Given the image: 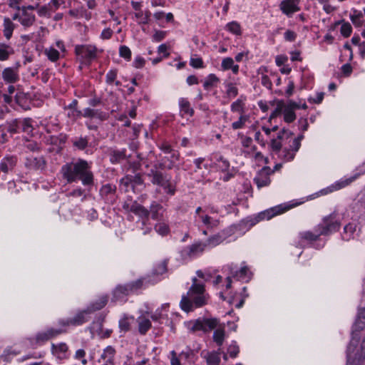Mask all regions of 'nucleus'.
<instances>
[{
    "instance_id": "11",
    "label": "nucleus",
    "mask_w": 365,
    "mask_h": 365,
    "mask_svg": "<svg viewBox=\"0 0 365 365\" xmlns=\"http://www.w3.org/2000/svg\"><path fill=\"white\" fill-rule=\"evenodd\" d=\"M207 249L202 242H197L191 245L184 247L180 251V255L183 259L193 258L202 253Z\"/></svg>"
},
{
    "instance_id": "4",
    "label": "nucleus",
    "mask_w": 365,
    "mask_h": 365,
    "mask_svg": "<svg viewBox=\"0 0 365 365\" xmlns=\"http://www.w3.org/2000/svg\"><path fill=\"white\" fill-rule=\"evenodd\" d=\"M149 283L148 277H143L125 284L118 285L113 292L112 300L115 302L125 301L127 296L136 292Z\"/></svg>"
},
{
    "instance_id": "18",
    "label": "nucleus",
    "mask_w": 365,
    "mask_h": 365,
    "mask_svg": "<svg viewBox=\"0 0 365 365\" xmlns=\"http://www.w3.org/2000/svg\"><path fill=\"white\" fill-rule=\"evenodd\" d=\"M17 163V157L15 155H6L0 162V170L4 173L11 172Z\"/></svg>"
},
{
    "instance_id": "37",
    "label": "nucleus",
    "mask_w": 365,
    "mask_h": 365,
    "mask_svg": "<svg viewBox=\"0 0 365 365\" xmlns=\"http://www.w3.org/2000/svg\"><path fill=\"white\" fill-rule=\"evenodd\" d=\"M365 327V320L361 319H356L352 330V337L350 343L354 342L355 337L359 336L358 333Z\"/></svg>"
},
{
    "instance_id": "15",
    "label": "nucleus",
    "mask_w": 365,
    "mask_h": 365,
    "mask_svg": "<svg viewBox=\"0 0 365 365\" xmlns=\"http://www.w3.org/2000/svg\"><path fill=\"white\" fill-rule=\"evenodd\" d=\"M115 349L112 346H107L103 349L98 361L99 363L102 362L103 365H115Z\"/></svg>"
},
{
    "instance_id": "49",
    "label": "nucleus",
    "mask_w": 365,
    "mask_h": 365,
    "mask_svg": "<svg viewBox=\"0 0 365 365\" xmlns=\"http://www.w3.org/2000/svg\"><path fill=\"white\" fill-rule=\"evenodd\" d=\"M227 30L236 35H240L241 34V28L238 23L236 21H232L230 23H228L227 24Z\"/></svg>"
},
{
    "instance_id": "45",
    "label": "nucleus",
    "mask_w": 365,
    "mask_h": 365,
    "mask_svg": "<svg viewBox=\"0 0 365 365\" xmlns=\"http://www.w3.org/2000/svg\"><path fill=\"white\" fill-rule=\"evenodd\" d=\"M354 346V341L351 343H349L348 347H347V353H346V357H347V364L346 365H359L360 361L354 360V356L351 353L352 347Z\"/></svg>"
},
{
    "instance_id": "39",
    "label": "nucleus",
    "mask_w": 365,
    "mask_h": 365,
    "mask_svg": "<svg viewBox=\"0 0 365 365\" xmlns=\"http://www.w3.org/2000/svg\"><path fill=\"white\" fill-rule=\"evenodd\" d=\"M16 127L21 129L24 132L31 133L32 131L31 119L24 118L16 122Z\"/></svg>"
},
{
    "instance_id": "40",
    "label": "nucleus",
    "mask_w": 365,
    "mask_h": 365,
    "mask_svg": "<svg viewBox=\"0 0 365 365\" xmlns=\"http://www.w3.org/2000/svg\"><path fill=\"white\" fill-rule=\"evenodd\" d=\"M12 53L13 49L11 46L6 44L0 45V61L7 60Z\"/></svg>"
},
{
    "instance_id": "28",
    "label": "nucleus",
    "mask_w": 365,
    "mask_h": 365,
    "mask_svg": "<svg viewBox=\"0 0 365 365\" xmlns=\"http://www.w3.org/2000/svg\"><path fill=\"white\" fill-rule=\"evenodd\" d=\"M12 20L13 19H9L8 17H5L4 19L3 33H4V37L7 40H9L11 38L12 34H13V31H14V30L16 28V25L13 23Z\"/></svg>"
},
{
    "instance_id": "50",
    "label": "nucleus",
    "mask_w": 365,
    "mask_h": 365,
    "mask_svg": "<svg viewBox=\"0 0 365 365\" xmlns=\"http://www.w3.org/2000/svg\"><path fill=\"white\" fill-rule=\"evenodd\" d=\"M119 55L125 60L130 61L131 58V51L126 46H120L119 48Z\"/></svg>"
},
{
    "instance_id": "3",
    "label": "nucleus",
    "mask_w": 365,
    "mask_h": 365,
    "mask_svg": "<svg viewBox=\"0 0 365 365\" xmlns=\"http://www.w3.org/2000/svg\"><path fill=\"white\" fill-rule=\"evenodd\" d=\"M207 299L208 294L205 293L204 284L198 283L197 279L194 277L187 296H182L180 305L183 311L189 312L205 305Z\"/></svg>"
},
{
    "instance_id": "16",
    "label": "nucleus",
    "mask_w": 365,
    "mask_h": 365,
    "mask_svg": "<svg viewBox=\"0 0 365 365\" xmlns=\"http://www.w3.org/2000/svg\"><path fill=\"white\" fill-rule=\"evenodd\" d=\"M227 267L232 277L236 278L237 280L248 282L251 278V272L249 271L247 266L242 267L239 271L236 270L237 266H234L232 264L227 265Z\"/></svg>"
},
{
    "instance_id": "56",
    "label": "nucleus",
    "mask_w": 365,
    "mask_h": 365,
    "mask_svg": "<svg viewBox=\"0 0 365 365\" xmlns=\"http://www.w3.org/2000/svg\"><path fill=\"white\" fill-rule=\"evenodd\" d=\"M49 339L50 338L48 337L46 330L41 332H38L34 339L36 344H43Z\"/></svg>"
},
{
    "instance_id": "60",
    "label": "nucleus",
    "mask_w": 365,
    "mask_h": 365,
    "mask_svg": "<svg viewBox=\"0 0 365 365\" xmlns=\"http://www.w3.org/2000/svg\"><path fill=\"white\" fill-rule=\"evenodd\" d=\"M85 356H86V351H84V349H80L76 351L75 359H78V360H81V363L83 365L87 364V360L86 359Z\"/></svg>"
},
{
    "instance_id": "9",
    "label": "nucleus",
    "mask_w": 365,
    "mask_h": 365,
    "mask_svg": "<svg viewBox=\"0 0 365 365\" xmlns=\"http://www.w3.org/2000/svg\"><path fill=\"white\" fill-rule=\"evenodd\" d=\"M190 329L192 331H202L205 333L211 330L216 329L220 326L219 320L216 318H199L193 322H190Z\"/></svg>"
},
{
    "instance_id": "41",
    "label": "nucleus",
    "mask_w": 365,
    "mask_h": 365,
    "mask_svg": "<svg viewBox=\"0 0 365 365\" xmlns=\"http://www.w3.org/2000/svg\"><path fill=\"white\" fill-rule=\"evenodd\" d=\"M151 13L150 11H145L143 12V11H140L139 12H136L135 14V16L136 19H140V24H147L150 21Z\"/></svg>"
},
{
    "instance_id": "58",
    "label": "nucleus",
    "mask_w": 365,
    "mask_h": 365,
    "mask_svg": "<svg viewBox=\"0 0 365 365\" xmlns=\"http://www.w3.org/2000/svg\"><path fill=\"white\" fill-rule=\"evenodd\" d=\"M284 108V103L283 101L278 102L276 108L270 115L269 120H272V118H274L279 115L283 112Z\"/></svg>"
},
{
    "instance_id": "43",
    "label": "nucleus",
    "mask_w": 365,
    "mask_h": 365,
    "mask_svg": "<svg viewBox=\"0 0 365 365\" xmlns=\"http://www.w3.org/2000/svg\"><path fill=\"white\" fill-rule=\"evenodd\" d=\"M116 187L112 184H106L102 186L100 190V193L102 196L107 197L110 195H113L115 192Z\"/></svg>"
},
{
    "instance_id": "21",
    "label": "nucleus",
    "mask_w": 365,
    "mask_h": 365,
    "mask_svg": "<svg viewBox=\"0 0 365 365\" xmlns=\"http://www.w3.org/2000/svg\"><path fill=\"white\" fill-rule=\"evenodd\" d=\"M359 336H356L354 342V346L351 349L352 355L354 356V361L358 360L361 361L365 358V337L363 340L360 348L357 349V343L359 341Z\"/></svg>"
},
{
    "instance_id": "5",
    "label": "nucleus",
    "mask_w": 365,
    "mask_h": 365,
    "mask_svg": "<svg viewBox=\"0 0 365 365\" xmlns=\"http://www.w3.org/2000/svg\"><path fill=\"white\" fill-rule=\"evenodd\" d=\"M108 302L106 297H103L98 301L89 305L86 309L78 312L73 317L71 318V326H80L88 321V315L95 311L100 310L104 307Z\"/></svg>"
},
{
    "instance_id": "19",
    "label": "nucleus",
    "mask_w": 365,
    "mask_h": 365,
    "mask_svg": "<svg viewBox=\"0 0 365 365\" xmlns=\"http://www.w3.org/2000/svg\"><path fill=\"white\" fill-rule=\"evenodd\" d=\"M153 220L161 221L165 220L164 212L165 209L163 207L155 201H153L148 210Z\"/></svg>"
},
{
    "instance_id": "31",
    "label": "nucleus",
    "mask_w": 365,
    "mask_h": 365,
    "mask_svg": "<svg viewBox=\"0 0 365 365\" xmlns=\"http://www.w3.org/2000/svg\"><path fill=\"white\" fill-rule=\"evenodd\" d=\"M322 235L317 226L314 229V231H305L299 233V237L302 240H307L309 242L317 241L319 237Z\"/></svg>"
},
{
    "instance_id": "20",
    "label": "nucleus",
    "mask_w": 365,
    "mask_h": 365,
    "mask_svg": "<svg viewBox=\"0 0 365 365\" xmlns=\"http://www.w3.org/2000/svg\"><path fill=\"white\" fill-rule=\"evenodd\" d=\"M126 152L125 148L111 150L110 152V161L113 164L121 163L130 157V155H127Z\"/></svg>"
},
{
    "instance_id": "54",
    "label": "nucleus",
    "mask_w": 365,
    "mask_h": 365,
    "mask_svg": "<svg viewBox=\"0 0 365 365\" xmlns=\"http://www.w3.org/2000/svg\"><path fill=\"white\" fill-rule=\"evenodd\" d=\"M340 31L343 36H344L345 38L349 37L352 32V28L351 24L349 22L342 23Z\"/></svg>"
},
{
    "instance_id": "38",
    "label": "nucleus",
    "mask_w": 365,
    "mask_h": 365,
    "mask_svg": "<svg viewBox=\"0 0 365 365\" xmlns=\"http://www.w3.org/2000/svg\"><path fill=\"white\" fill-rule=\"evenodd\" d=\"M151 327V322L148 319L140 317L138 319V330L141 334H145Z\"/></svg>"
},
{
    "instance_id": "34",
    "label": "nucleus",
    "mask_w": 365,
    "mask_h": 365,
    "mask_svg": "<svg viewBox=\"0 0 365 365\" xmlns=\"http://www.w3.org/2000/svg\"><path fill=\"white\" fill-rule=\"evenodd\" d=\"M72 143L76 148L83 150L88 147V137H76L72 139Z\"/></svg>"
},
{
    "instance_id": "64",
    "label": "nucleus",
    "mask_w": 365,
    "mask_h": 365,
    "mask_svg": "<svg viewBox=\"0 0 365 365\" xmlns=\"http://www.w3.org/2000/svg\"><path fill=\"white\" fill-rule=\"evenodd\" d=\"M217 160L220 163L219 167L222 171H226L229 169L230 163L227 159H225L222 156H220Z\"/></svg>"
},
{
    "instance_id": "51",
    "label": "nucleus",
    "mask_w": 365,
    "mask_h": 365,
    "mask_svg": "<svg viewBox=\"0 0 365 365\" xmlns=\"http://www.w3.org/2000/svg\"><path fill=\"white\" fill-rule=\"evenodd\" d=\"M180 359H184L185 360H187L189 362H191L193 361V357H194V351L193 350H192L190 348H187L186 350L185 351H182L180 354Z\"/></svg>"
},
{
    "instance_id": "52",
    "label": "nucleus",
    "mask_w": 365,
    "mask_h": 365,
    "mask_svg": "<svg viewBox=\"0 0 365 365\" xmlns=\"http://www.w3.org/2000/svg\"><path fill=\"white\" fill-rule=\"evenodd\" d=\"M240 351V348L236 341H232L227 348V353L232 358H235Z\"/></svg>"
},
{
    "instance_id": "33",
    "label": "nucleus",
    "mask_w": 365,
    "mask_h": 365,
    "mask_svg": "<svg viewBox=\"0 0 365 365\" xmlns=\"http://www.w3.org/2000/svg\"><path fill=\"white\" fill-rule=\"evenodd\" d=\"M350 19L356 27L361 26L364 22V14L361 11L356 10H354L352 13L350 14Z\"/></svg>"
},
{
    "instance_id": "10",
    "label": "nucleus",
    "mask_w": 365,
    "mask_h": 365,
    "mask_svg": "<svg viewBox=\"0 0 365 365\" xmlns=\"http://www.w3.org/2000/svg\"><path fill=\"white\" fill-rule=\"evenodd\" d=\"M297 205V204H296V205H279L277 206H275V207H271L269 209H267L264 211H262V212H259L257 215V216L255 217V222H259L261 220H270L272 217H274L278 215H280V214H282V213L287 212V210L294 207Z\"/></svg>"
},
{
    "instance_id": "61",
    "label": "nucleus",
    "mask_w": 365,
    "mask_h": 365,
    "mask_svg": "<svg viewBox=\"0 0 365 365\" xmlns=\"http://www.w3.org/2000/svg\"><path fill=\"white\" fill-rule=\"evenodd\" d=\"M351 182V180H350V179H347L345 180L338 182L331 186L330 191L337 190L341 188H343V187H346V185H348Z\"/></svg>"
},
{
    "instance_id": "17",
    "label": "nucleus",
    "mask_w": 365,
    "mask_h": 365,
    "mask_svg": "<svg viewBox=\"0 0 365 365\" xmlns=\"http://www.w3.org/2000/svg\"><path fill=\"white\" fill-rule=\"evenodd\" d=\"M82 116L84 118H96L102 122L109 118V113L100 109L86 108L83 110Z\"/></svg>"
},
{
    "instance_id": "32",
    "label": "nucleus",
    "mask_w": 365,
    "mask_h": 365,
    "mask_svg": "<svg viewBox=\"0 0 365 365\" xmlns=\"http://www.w3.org/2000/svg\"><path fill=\"white\" fill-rule=\"evenodd\" d=\"M126 185L133 184V185H140L143 184V180L140 174H135L134 175H126L121 180Z\"/></svg>"
},
{
    "instance_id": "48",
    "label": "nucleus",
    "mask_w": 365,
    "mask_h": 365,
    "mask_svg": "<svg viewBox=\"0 0 365 365\" xmlns=\"http://www.w3.org/2000/svg\"><path fill=\"white\" fill-rule=\"evenodd\" d=\"M68 197H82L81 201H83L86 199V194H85V190L82 189L81 187H76L73 189L72 191L69 192L67 194Z\"/></svg>"
},
{
    "instance_id": "2",
    "label": "nucleus",
    "mask_w": 365,
    "mask_h": 365,
    "mask_svg": "<svg viewBox=\"0 0 365 365\" xmlns=\"http://www.w3.org/2000/svg\"><path fill=\"white\" fill-rule=\"evenodd\" d=\"M61 173L68 183L81 181L86 187H91L94 184L91 163L83 159L66 163L61 167Z\"/></svg>"
},
{
    "instance_id": "63",
    "label": "nucleus",
    "mask_w": 365,
    "mask_h": 365,
    "mask_svg": "<svg viewBox=\"0 0 365 365\" xmlns=\"http://www.w3.org/2000/svg\"><path fill=\"white\" fill-rule=\"evenodd\" d=\"M190 65L195 68L203 67V61L201 58H191Z\"/></svg>"
},
{
    "instance_id": "53",
    "label": "nucleus",
    "mask_w": 365,
    "mask_h": 365,
    "mask_svg": "<svg viewBox=\"0 0 365 365\" xmlns=\"http://www.w3.org/2000/svg\"><path fill=\"white\" fill-rule=\"evenodd\" d=\"M200 218L201 219L203 224H205L207 227H214L217 226V221L212 220L210 216L205 215H200Z\"/></svg>"
},
{
    "instance_id": "62",
    "label": "nucleus",
    "mask_w": 365,
    "mask_h": 365,
    "mask_svg": "<svg viewBox=\"0 0 365 365\" xmlns=\"http://www.w3.org/2000/svg\"><path fill=\"white\" fill-rule=\"evenodd\" d=\"M130 322L127 317L121 319L119 321V328L122 331H128L130 329Z\"/></svg>"
},
{
    "instance_id": "30",
    "label": "nucleus",
    "mask_w": 365,
    "mask_h": 365,
    "mask_svg": "<svg viewBox=\"0 0 365 365\" xmlns=\"http://www.w3.org/2000/svg\"><path fill=\"white\" fill-rule=\"evenodd\" d=\"M221 68L222 71L231 69L234 74H237L239 72V66L235 64L234 60L230 57H226L222 59Z\"/></svg>"
},
{
    "instance_id": "6",
    "label": "nucleus",
    "mask_w": 365,
    "mask_h": 365,
    "mask_svg": "<svg viewBox=\"0 0 365 365\" xmlns=\"http://www.w3.org/2000/svg\"><path fill=\"white\" fill-rule=\"evenodd\" d=\"M38 6V4L36 5L16 6L18 11L12 16L13 20H17L24 27L31 26L35 21L36 16L33 11Z\"/></svg>"
},
{
    "instance_id": "35",
    "label": "nucleus",
    "mask_w": 365,
    "mask_h": 365,
    "mask_svg": "<svg viewBox=\"0 0 365 365\" xmlns=\"http://www.w3.org/2000/svg\"><path fill=\"white\" fill-rule=\"evenodd\" d=\"M356 225L354 223H349L344 227V232L341 234L342 239L344 240H349L353 237L354 234L356 231Z\"/></svg>"
},
{
    "instance_id": "26",
    "label": "nucleus",
    "mask_w": 365,
    "mask_h": 365,
    "mask_svg": "<svg viewBox=\"0 0 365 365\" xmlns=\"http://www.w3.org/2000/svg\"><path fill=\"white\" fill-rule=\"evenodd\" d=\"M179 107L181 115H188L192 117L194 115V110L190 106L189 101L184 98L179 99Z\"/></svg>"
},
{
    "instance_id": "23",
    "label": "nucleus",
    "mask_w": 365,
    "mask_h": 365,
    "mask_svg": "<svg viewBox=\"0 0 365 365\" xmlns=\"http://www.w3.org/2000/svg\"><path fill=\"white\" fill-rule=\"evenodd\" d=\"M130 212L138 215L143 220H148L150 212L145 207L134 201L131 203Z\"/></svg>"
},
{
    "instance_id": "44",
    "label": "nucleus",
    "mask_w": 365,
    "mask_h": 365,
    "mask_svg": "<svg viewBox=\"0 0 365 365\" xmlns=\"http://www.w3.org/2000/svg\"><path fill=\"white\" fill-rule=\"evenodd\" d=\"M168 266V260L164 259L159 264H156L153 269V274L155 275H160L166 272Z\"/></svg>"
},
{
    "instance_id": "29",
    "label": "nucleus",
    "mask_w": 365,
    "mask_h": 365,
    "mask_svg": "<svg viewBox=\"0 0 365 365\" xmlns=\"http://www.w3.org/2000/svg\"><path fill=\"white\" fill-rule=\"evenodd\" d=\"M214 342L219 346H221L225 339V326L220 324L218 327L215 330L212 336Z\"/></svg>"
},
{
    "instance_id": "1",
    "label": "nucleus",
    "mask_w": 365,
    "mask_h": 365,
    "mask_svg": "<svg viewBox=\"0 0 365 365\" xmlns=\"http://www.w3.org/2000/svg\"><path fill=\"white\" fill-rule=\"evenodd\" d=\"M170 154V157L165 158L169 161L167 166H165L164 163H156L149 170L147 175L153 185L161 187L168 195H174L176 189L175 185L171 182V176L161 171L165 168L168 170H171L174 168H179V166L176 165V163L180 160L179 152L173 150Z\"/></svg>"
},
{
    "instance_id": "14",
    "label": "nucleus",
    "mask_w": 365,
    "mask_h": 365,
    "mask_svg": "<svg viewBox=\"0 0 365 365\" xmlns=\"http://www.w3.org/2000/svg\"><path fill=\"white\" fill-rule=\"evenodd\" d=\"M46 165V162L42 156H29L25 160V167L29 170H43Z\"/></svg>"
},
{
    "instance_id": "12",
    "label": "nucleus",
    "mask_w": 365,
    "mask_h": 365,
    "mask_svg": "<svg viewBox=\"0 0 365 365\" xmlns=\"http://www.w3.org/2000/svg\"><path fill=\"white\" fill-rule=\"evenodd\" d=\"M274 173V170L265 166L262 168L254 178L253 180L258 188L269 186L271 183L270 175Z\"/></svg>"
},
{
    "instance_id": "27",
    "label": "nucleus",
    "mask_w": 365,
    "mask_h": 365,
    "mask_svg": "<svg viewBox=\"0 0 365 365\" xmlns=\"http://www.w3.org/2000/svg\"><path fill=\"white\" fill-rule=\"evenodd\" d=\"M225 238V234L219 232L210 237L204 243L207 248H213L222 243Z\"/></svg>"
},
{
    "instance_id": "59",
    "label": "nucleus",
    "mask_w": 365,
    "mask_h": 365,
    "mask_svg": "<svg viewBox=\"0 0 365 365\" xmlns=\"http://www.w3.org/2000/svg\"><path fill=\"white\" fill-rule=\"evenodd\" d=\"M46 331L50 339L65 332V330L63 329H56V328H48Z\"/></svg>"
},
{
    "instance_id": "25",
    "label": "nucleus",
    "mask_w": 365,
    "mask_h": 365,
    "mask_svg": "<svg viewBox=\"0 0 365 365\" xmlns=\"http://www.w3.org/2000/svg\"><path fill=\"white\" fill-rule=\"evenodd\" d=\"M201 355L206 360L207 365H219L220 363V354L218 351H207L205 354L203 351Z\"/></svg>"
},
{
    "instance_id": "42",
    "label": "nucleus",
    "mask_w": 365,
    "mask_h": 365,
    "mask_svg": "<svg viewBox=\"0 0 365 365\" xmlns=\"http://www.w3.org/2000/svg\"><path fill=\"white\" fill-rule=\"evenodd\" d=\"M44 53L48 58L53 62L56 61L60 57L58 51L53 47L45 49Z\"/></svg>"
},
{
    "instance_id": "36",
    "label": "nucleus",
    "mask_w": 365,
    "mask_h": 365,
    "mask_svg": "<svg viewBox=\"0 0 365 365\" xmlns=\"http://www.w3.org/2000/svg\"><path fill=\"white\" fill-rule=\"evenodd\" d=\"M220 79L216 75L211 73L205 78L203 83V87L206 90H210L211 88L216 87Z\"/></svg>"
},
{
    "instance_id": "7",
    "label": "nucleus",
    "mask_w": 365,
    "mask_h": 365,
    "mask_svg": "<svg viewBox=\"0 0 365 365\" xmlns=\"http://www.w3.org/2000/svg\"><path fill=\"white\" fill-rule=\"evenodd\" d=\"M98 48L91 44L76 45L75 53L80 62L86 66H89L93 61L97 58Z\"/></svg>"
},
{
    "instance_id": "55",
    "label": "nucleus",
    "mask_w": 365,
    "mask_h": 365,
    "mask_svg": "<svg viewBox=\"0 0 365 365\" xmlns=\"http://www.w3.org/2000/svg\"><path fill=\"white\" fill-rule=\"evenodd\" d=\"M284 119L287 123H292L296 119V115L293 110L284 108Z\"/></svg>"
},
{
    "instance_id": "46",
    "label": "nucleus",
    "mask_w": 365,
    "mask_h": 365,
    "mask_svg": "<svg viewBox=\"0 0 365 365\" xmlns=\"http://www.w3.org/2000/svg\"><path fill=\"white\" fill-rule=\"evenodd\" d=\"M155 231L160 235H166L168 234L170 229L168 224L165 222H160L155 225Z\"/></svg>"
},
{
    "instance_id": "57",
    "label": "nucleus",
    "mask_w": 365,
    "mask_h": 365,
    "mask_svg": "<svg viewBox=\"0 0 365 365\" xmlns=\"http://www.w3.org/2000/svg\"><path fill=\"white\" fill-rule=\"evenodd\" d=\"M117 75H118L117 69L114 68V69L110 70L106 76V83L112 84L113 83H114V81H115V79L117 78Z\"/></svg>"
},
{
    "instance_id": "13",
    "label": "nucleus",
    "mask_w": 365,
    "mask_h": 365,
    "mask_svg": "<svg viewBox=\"0 0 365 365\" xmlns=\"http://www.w3.org/2000/svg\"><path fill=\"white\" fill-rule=\"evenodd\" d=\"M301 0H282L279 7L282 13L287 17H292L294 14L300 11Z\"/></svg>"
},
{
    "instance_id": "22",
    "label": "nucleus",
    "mask_w": 365,
    "mask_h": 365,
    "mask_svg": "<svg viewBox=\"0 0 365 365\" xmlns=\"http://www.w3.org/2000/svg\"><path fill=\"white\" fill-rule=\"evenodd\" d=\"M2 78L9 83H14L19 79L18 71L14 68L8 67L2 71Z\"/></svg>"
},
{
    "instance_id": "24",
    "label": "nucleus",
    "mask_w": 365,
    "mask_h": 365,
    "mask_svg": "<svg viewBox=\"0 0 365 365\" xmlns=\"http://www.w3.org/2000/svg\"><path fill=\"white\" fill-rule=\"evenodd\" d=\"M68 350V346L66 343H60L58 344H51V351L52 353L57 356L58 359H66V352Z\"/></svg>"
},
{
    "instance_id": "47",
    "label": "nucleus",
    "mask_w": 365,
    "mask_h": 365,
    "mask_svg": "<svg viewBox=\"0 0 365 365\" xmlns=\"http://www.w3.org/2000/svg\"><path fill=\"white\" fill-rule=\"evenodd\" d=\"M249 116L246 115H242L237 121L232 123V128L234 130H238L242 128L246 122L248 121Z\"/></svg>"
},
{
    "instance_id": "8",
    "label": "nucleus",
    "mask_w": 365,
    "mask_h": 365,
    "mask_svg": "<svg viewBox=\"0 0 365 365\" xmlns=\"http://www.w3.org/2000/svg\"><path fill=\"white\" fill-rule=\"evenodd\" d=\"M340 219L336 212L323 218L322 222L317 225L322 235H329L339 230Z\"/></svg>"
}]
</instances>
